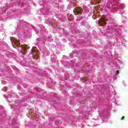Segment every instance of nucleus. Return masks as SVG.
<instances>
[{"mask_svg": "<svg viewBox=\"0 0 128 128\" xmlns=\"http://www.w3.org/2000/svg\"><path fill=\"white\" fill-rule=\"evenodd\" d=\"M32 54L34 58L36 59L38 58L39 52L36 47H32Z\"/></svg>", "mask_w": 128, "mask_h": 128, "instance_id": "f257e3e1", "label": "nucleus"}, {"mask_svg": "<svg viewBox=\"0 0 128 128\" xmlns=\"http://www.w3.org/2000/svg\"><path fill=\"white\" fill-rule=\"evenodd\" d=\"M106 18H102L98 22V24L100 26H106Z\"/></svg>", "mask_w": 128, "mask_h": 128, "instance_id": "f03ea898", "label": "nucleus"}, {"mask_svg": "<svg viewBox=\"0 0 128 128\" xmlns=\"http://www.w3.org/2000/svg\"><path fill=\"white\" fill-rule=\"evenodd\" d=\"M22 50H20V52L22 54H26V50L30 48V46H28V45L25 44L22 46Z\"/></svg>", "mask_w": 128, "mask_h": 128, "instance_id": "7ed1b4c3", "label": "nucleus"}, {"mask_svg": "<svg viewBox=\"0 0 128 128\" xmlns=\"http://www.w3.org/2000/svg\"><path fill=\"white\" fill-rule=\"evenodd\" d=\"M74 12L75 16H76L78 14H82V9L80 8H76L74 10Z\"/></svg>", "mask_w": 128, "mask_h": 128, "instance_id": "20e7f679", "label": "nucleus"}, {"mask_svg": "<svg viewBox=\"0 0 128 128\" xmlns=\"http://www.w3.org/2000/svg\"><path fill=\"white\" fill-rule=\"evenodd\" d=\"M14 44L16 46H17V48H20V40H16L14 42Z\"/></svg>", "mask_w": 128, "mask_h": 128, "instance_id": "39448f33", "label": "nucleus"}, {"mask_svg": "<svg viewBox=\"0 0 128 128\" xmlns=\"http://www.w3.org/2000/svg\"><path fill=\"white\" fill-rule=\"evenodd\" d=\"M94 4H100V0H92Z\"/></svg>", "mask_w": 128, "mask_h": 128, "instance_id": "423d86ee", "label": "nucleus"}, {"mask_svg": "<svg viewBox=\"0 0 128 128\" xmlns=\"http://www.w3.org/2000/svg\"><path fill=\"white\" fill-rule=\"evenodd\" d=\"M118 74H120V70H116V74L118 75Z\"/></svg>", "mask_w": 128, "mask_h": 128, "instance_id": "0eeeda50", "label": "nucleus"}, {"mask_svg": "<svg viewBox=\"0 0 128 128\" xmlns=\"http://www.w3.org/2000/svg\"><path fill=\"white\" fill-rule=\"evenodd\" d=\"M124 118H125L124 116H123L122 117V118H121V120H124Z\"/></svg>", "mask_w": 128, "mask_h": 128, "instance_id": "6e6552de", "label": "nucleus"}, {"mask_svg": "<svg viewBox=\"0 0 128 128\" xmlns=\"http://www.w3.org/2000/svg\"><path fill=\"white\" fill-rule=\"evenodd\" d=\"M77 20H78V19H77Z\"/></svg>", "mask_w": 128, "mask_h": 128, "instance_id": "1a4fd4ad", "label": "nucleus"}]
</instances>
